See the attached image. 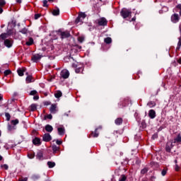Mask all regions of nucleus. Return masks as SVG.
Instances as JSON below:
<instances>
[{
	"mask_svg": "<svg viewBox=\"0 0 181 181\" xmlns=\"http://www.w3.org/2000/svg\"><path fill=\"white\" fill-rule=\"evenodd\" d=\"M8 37V34L3 33L0 35V42H2V40H4V46L6 47H12V45H13V40L11 39H6Z\"/></svg>",
	"mask_w": 181,
	"mask_h": 181,
	"instance_id": "nucleus-1",
	"label": "nucleus"
},
{
	"mask_svg": "<svg viewBox=\"0 0 181 181\" xmlns=\"http://www.w3.org/2000/svg\"><path fill=\"white\" fill-rule=\"evenodd\" d=\"M84 19H86V13H80L78 14V18L75 21V23L76 25L78 24V23H80V25H81V23H83V21H84Z\"/></svg>",
	"mask_w": 181,
	"mask_h": 181,
	"instance_id": "nucleus-2",
	"label": "nucleus"
},
{
	"mask_svg": "<svg viewBox=\"0 0 181 181\" xmlns=\"http://www.w3.org/2000/svg\"><path fill=\"white\" fill-rule=\"evenodd\" d=\"M132 13L127 8H123L121 11V15L124 19H126V18H129Z\"/></svg>",
	"mask_w": 181,
	"mask_h": 181,
	"instance_id": "nucleus-3",
	"label": "nucleus"
},
{
	"mask_svg": "<svg viewBox=\"0 0 181 181\" xmlns=\"http://www.w3.org/2000/svg\"><path fill=\"white\" fill-rule=\"evenodd\" d=\"M72 67L76 69V73H83V71L84 70V66H83V65L78 66L77 64H73Z\"/></svg>",
	"mask_w": 181,
	"mask_h": 181,
	"instance_id": "nucleus-4",
	"label": "nucleus"
},
{
	"mask_svg": "<svg viewBox=\"0 0 181 181\" xmlns=\"http://www.w3.org/2000/svg\"><path fill=\"white\" fill-rule=\"evenodd\" d=\"M59 111V108L57 107V104L54 103L52 104L51 106L49 107V112L51 114H56Z\"/></svg>",
	"mask_w": 181,
	"mask_h": 181,
	"instance_id": "nucleus-5",
	"label": "nucleus"
},
{
	"mask_svg": "<svg viewBox=\"0 0 181 181\" xmlns=\"http://www.w3.org/2000/svg\"><path fill=\"white\" fill-rule=\"evenodd\" d=\"M180 19V17H179V14L177 13H174L171 16V22L173 23H177Z\"/></svg>",
	"mask_w": 181,
	"mask_h": 181,
	"instance_id": "nucleus-6",
	"label": "nucleus"
},
{
	"mask_svg": "<svg viewBox=\"0 0 181 181\" xmlns=\"http://www.w3.org/2000/svg\"><path fill=\"white\" fill-rule=\"evenodd\" d=\"M70 76V72L67 69H63L61 71V77L62 78H69V76Z\"/></svg>",
	"mask_w": 181,
	"mask_h": 181,
	"instance_id": "nucleus-7",
	"label": "nucleus"
},
{
	"mask_svg": "<svg viewBox=\"0 0 181 181\" xmlns=\"http://www.w3.org/2000/svg\"><path fill=\"white\" fill-rule=\"evenodd\" d=\"M99 26H105L107 25V19L105 18H101L97 20Z\"/></svg>",
	"mask_w": 181,
	"mask_h": 181,
	"instance_id": "nucleus-8",
	"label": "nucleus"
},
{
	"mask_svg": "<svg viewBox=\"0 0 181 181\" xmlns=\"http://www.w3.org/2000/svg\"><path fill=\"white\" fill-rule=\"evenodd\" d=\"M42 56L39 54H36L33 55L31 60H33L34 62V63H37V62H39V60H40L42 59Z\"/></svg>",
	"mask_w": 181,
	"mask_h": 181,
	"instance_id": "nucleus-9",
	"label": "nucleus"
},
{
	"mask_svg": "<svg viewBox=\"0 0 181 181\" xmlns=\"http://www.w3.org/2000/svg\"><path fill=\"white\" fill-rule=\"evenodd\" d=\"M42 139L45 142H50L52 141V136L49 134H45L42 136Z\"/></svg>",
	"mask_w": 181,
	"mask_h": 181,
	"instance_id": "nucleus-10",
	"label": "nucleus"
},
{
	"mask_svg": "<svg viewBox=\"0 0 181 181\" xmlns=\"http://www.w3.org/2000/svg\"><path fill=\"white\" fill-rule=\"evenodd\" d=\"M62 39H66V37H70V33L69 31H64L61 33Z\"/></svg>",
	"mask_w": 181,
	"mask_h": 181,
	"instance_id": "nucleus-11",
	"label": "nucleus"
},
{
	"mask_svg": "<svg viewBox=\"0 0 181 181\" xmlns=\"http://www.w3.org/2000/svg\"><path fill=\"white\" fill-rule=\"evenodd\" d=\"M148 116L151 118V119H153V118L156 117V112L153 110H150L148 112Z\"/></svg>",
	"mask_w": 181,
	"mask_h": 181,
	"instance_id": "nucleus-12",
	"label": "nucleus"
},
{
	"mask_svg": "<svg viewBox=\"0 0 181 181\" xmlns=\"http://www.w3.org/2000/svg\"><path fill=\"white\" fill-rule=\"evenodd\" d=\"M37 109V105L35 103L30 105L28 108L29 111H36Z\"/></svg>",
	"mask_w": 181,
	"mask_h": 181,
	"instance_id": "nucleus-13",
	"label": "nucleus"
},
{
	"mask_svg": "<svg viewBox=\"0 0 181 181\" xmlns=\"http://www.w3.org/2000/svg\"><path fill=\"white\" fill-rule=\"evenodd\" d=\"M25 71H26V69L22 68V69H18L17 73H18V76L22 77L23 76V73Z\"/></svg>",
	"mask_w": 181,
	"mask_h": 181,
	"instance_id": "nucleus-14",
	"label": "nucleus"
},
{
	"mask_svg": "<svg viewBox=\"0 0 181 181\" xmlns=\"http://www.w3.org/2000/svg\"><path fill=\"white\" fill-rule=\"evenodd\" d=\"M62 95H63V93H62V91H60V90L55 91V93H54L55 98H60V97H62Z\"/></svg>",
	"mask_w": 181,
	"mask_h": 181,
	"instance_id": "nucleus-15",
	"label": "nucleus"
},
{
	"mask_svg": "<svg viewBox=\"0 0 181 181\" xmlns=\"http://www.w3.org/2000/svg\"><path fill=\"white\" fill-rule=\"evenodd\" d=\"M33 144L34 145H40V139L35 137L33 140Z\"/></svg>",
	"mask_w": 181,
	"mask_h": 181,
	"instance_id": "nucleus-16",
	"label": "nucleus"
},
{
	"mask_svg": "<svg viewBox=\"0 0 181 181\" xmlns=\"http://www.w3.org/2000/svg\"><path fill=\"white\" fill-rule=\"evenodd\" d=\"M45 131H47V132H52V131H53V127L49 124H47L45 126Z\"/></svg>",
	"mask_w": 181,
	"mask_h": 181,
	"instance_id": "nucleus-17",
	"label": "nucleus"
},
{
	"mask_svg": "<svg viewBox=\"0 0 181 181\" xmlns=\"http://www.w3.org/2000/svg\"><path fill=\"white\" fill-rule=\"evenodd\" d=\"M171 148H172V142H170V141L168 142L166 147H165L167 152H170Z\"/></svg>",
	"mask_w": 181,
	"mask_h": 181,
	"instance_id": "nucleus-18",
	"label": "nucleus"
},
{
	"mask_svg": "<svg viewBox=\"0 0 181 181\" xmlns=\"http://www.w3.org/2000/svg\"><path fill=\"white\" fill-rule=\"evenodd\" d=\"M59 13H60V10H59V8L54 9L52 11V15H54V16H57V15H59Z\"/></svg>",
	"mask_w": 181,
	"mask_h": 181,
	"instance_id": "nucleus-19",
	"label": "nucleus"
},
{
	"mask_svg": "<svg viewBox=\"0 0 181 181\" xmlns=\"http://www.w3.org/2000/svg\"><path fill=\"white\" fill-rule=\"evenodd\" d=\"M33 43V38H32V37H30L29 39H28V41H27L26 42H25V45H27V46H32V44Z\"/></svg>",
	"mask_w": 181,
	"mask_h": 181,
	"instance_id": "nucleus-20",
	"label": "nucleus"
},
{
	"mask_svg": "<svg viewBox=\"0 0 181 181\" xmlns=\"http://www.w3.org/2000/svg\"><path fill=\"white\" fill-rule=\"evenodd\" d=\"M33 78L32 77V76H27L25 81L28 84H29V83H32V81H33Z\"/></svg>",
	"mask_w": 181,
	"mask_h": 181,
	"instance_id": "nucleus-21",
	"label": "nucleus"
},
{
	"mask_svg": "<svg viewBox=\"0 0 181 181\" xmlns=\"http://www.w3.org/2000/svg\"><path fill=\"white\" fill-rule=\"evenodd\" d=\"M47 165L49 166V168H54V166H56V163L48 161Z\"/></svg>",
	"mask_w": 181,
	"mask_h": 181,
	"instance_id": "nucleus-22",
	"label": "nucleus"
},
{
	"mask_svg": "<svg viewBox=\"0 0 181 181\" xmlns=\"http://www.w3.org/2000/svg\"><path fill=\"white\" fill-rule=\"evenodd\" d=\"M58 132H59V135H64V128L59 127L58 128Z\"/></svg>",
	"mask_w": 181,
	"mask_h": 181,
	"instance_id": "nucleus-23",
	"label": "nucleus"
},
{
	"mask_svg": "<svg viewBox=\"0 0 181 181\" xmlns=\"http://www.w3.org/2000/svg\"><path fill=\"white\" fill-rule=\"evenodd\" d=\"M105 43H107V45H110V43H111L112 42V40L111 39V37H106L104 40Z\"/></svg>",
	"mask_w": 181,
	"mask_h": 181,
	"instance_id": "nucleus-24",
	"label": "nucleus"
},
{
	"mask_svg": "<svg viewBox=\"0 0 181 181\" xmlns=\"http://www.w3.org/2000/svg\"><path fill=\"white\" fill-rule=\"evenodd\" d=\"M122 124V118H117L115 120V124L116 125H121Z\"/></svg>",
	"mask_w": 181,
	"mask_h": 181,
	"instance_id": "nucleus-25",
	"label": "nucleus"
},
{
	"mask_svg": "<svg viewBox=\"0 0 181 181\" xmlns=\"http://www.w3.org/2000/svg\"><path fill=\"white\" fill-rule=\"evenodd\" d=\"M84 35H81L78 37V40L80 42V43H83V42H84Z\"/></svg>",
	"mask_w": 181,
	"mask_h": 181,
	"instance_id": "nucleus-26",
	"label": "nucleus"
},
{
	"mask_svg": "<svg viewBox=\"0 0 181 181\" xmlns=\"http://www.w3.org/2000/svg\"><path fill=\"white\" fill-rule=\"evenodd\" d=\"M12 125H18L19 124V119H16L14 120H11Z\"/></svg>",
	"mask_w": 181,
	"mask_h": 181,
	"instance_id": "nucleus-27",
	"label": "nucleus"
},
{
	"mask_svg": "<svg viewBox=\"0 0 181 181\" xmlns=\"http://www.w3.org/2000/svg\"><path fill=\"white\" fill-rule=\"evenodd\" d=\"M53 118V116H52L51 114L47 115L45 116L44 119H52Z\"/></svg>",
	"mask_w": 181,
	"mask_h": 181,
	"instance_id": "nucleus-28",
	"label": "nucleus"
},
{
	"mask_svg": "<svg viewBox=\"0 0 181 181\" xmlns=\"http://www.w3.org/2000/svg\"><path fill=\"white\" fill-rule=\"evenodd\" d=\"M37 158L40 160V159H42L43 158V154L42 153V152H39L37 154Z\"/></svg>",
	"mask_w": 181,
	"mask_h": 181,
	"instance_id": "nucleus-29",
	"label": "nucleus"
},
{
	"mask_svg": "<svg viewBox=\"0 0 181 181\" xmlns=\"http://www.w3.org/2000/svg\"><path fill=\"white\" fill-rule=\"evenodd\" d=\"M5 117L7 121H9L11 119V115L8 112L5 113Z\"/></svg>",
	"mask_w": 181,
	"mask_h": 181,
	"instance_id": "nucleus-30",
	"label": "nucleus"
},
{
	"mask_svg": "<svg viewBox=\"0 0 181 181\" xmlns=\"http://www.w3.org/2000/svg\"><path fill=\"white\" fill-rule=\"evenodd\" d=\"M98 129H96L95 131V133H92V136H93V138H97V136H98V133H97Z\"/></svg>",
	"mask_w": 181,
	"mask_h": 181,
	"instance_id": "nucleus-31",
	"label": "nucleus"
},
{
	"mask_svg": "<svg viewBox=\"0 0 181 181\" xmlns=\"http://www.w3.org/2000/svg\"><path fill=\"white\" fill-rule=\"evenodd\" d=\"M125 180H127V176H125L124 175H121L119 178V181H125Z\"/></svg>",
	"mask_w": 181,
	"mask_h": 181,
	"instance_id": "nucleus-32",
	"label": "nucleus"
},
{
	"mask_svg": "<svg viewBox=\"0 0 181 181\" xmlns=\"http://www.w3.org/2000/svg\"><path fill=\"white\" fill-rule=\"evenodd\" d=\"M175 142H181V136L180 135L175 139Z\"/></svg>",
	"mask_w": 181,
	"mask_h": 181,
	"instance_id": "nucleus-33",
	"label": "nucleus"
},
{
	"mask_svg": "<svg viewBox=\"0 0 181 181\" xmlns=\"http://www.w3.org/2000/svg\"><path fill=\"white\" fill-rule=\"evenodd\" d=\"M52 151L54 152H57V151H59V147H57V146H52Z\"/></svg>",
	"mask_w": 181,
	"mask_h": 181,
	"instance_id": "nucleus-34",
	"label": "nucleus"
},
{
	"mask_svg": "<svg viewBox=\"0 0 181 181\" xmlns=\"http://www.w3.org/2000/svg\"><path fill=\"white\" fill-rule=\"evenodd\" d=\"M5 4H6V3L5 2V1H4V0H0V6H1V8H3V6L5 5Z\"/></svg>",
	"mask_w": 181,
	"mask_h": 181,
	"instance_id": "nucleus-35",
	"label": "nucleus"
},
{
	"mask_svg": "<svg viewBox=\"0 0 181 181\" xmlns=\"http://www.w3.org/2000/svg\"><path fill=\"white\" fill-rule=\"evenodd\" d=\"M11 73V70H6L4 71V76H9V74Z\"/></svg>",
	"mask_w": 181,
	"mask_h": 181,
	"instance_id": "nucleus-36",
	"label": "nucleus"
},
{
	"mask_svg": "<svg viewBox=\"0 0 181 181\" xmlns=\"http://www.w3.org/2000/svg\"><path fill=\"white\" fill-rule=\"evenodd\" d=\"M148 105L150 108H152V107H155V103H152V102H149L148 103Z\"/></svg>",
	"mask_w": 181,
	"mask_h": 181,
	"instance_id": "nucleus-37",
	"label": "nucleus"
},
{
	"mask_svg": "<svg viewBox=\"0 0 181 181\" xmlns=\"http://www.w3.org/2000/svg\"><path fill=\"white\" fill-rule=\"evenodd\" d=\"M166 172H167V170L166 169H163L161 172V175L162 176H165L166 175Z\"/></svg>",
	"mask_w": 181,
	"mask_h": 181,
	"instance_id": "nucleus-38",
	"label": "nucleus"
},
{
	"mask_svg": "<svg viewBox=\"0 0 181 181\" xmlns=\"http://www.w3.org/2000/svg\"><path fill=\"white\" fill-rule=\"evenodd\" d=\"M1 168H3V169H5V170H8V165L4 164L3 165H1Z\"/></svg>",
	"mask_w": 181,
	"mask_h": 181,
	"instance_id": "nucleus-39",
	"label": "nucleus"
},
{
	"mask_svg": "<svg viewBox=\"0 0 181 181\" xmlns=\"http://www.w3.org/2000/svg\"><path fill=\"white\" fill-rule=\"evenodd\" d=\"M177 9H180V15L181 16V4H178L177 6H176Z\"/></svg>",
	"mask_w": 181,
	"mask_h": 181,
	"instance_id": "nucleus-40",
	"label": "nucleus"
},
{
	"mask_svg": "<svg viewBox=\"0 0 181 181\" xmlns=\"http://www.w3.org/2000/svg\"><path fill=\"white\" fill-rule=\"evenodd\" d=\"M37 92L36 91V90H32L31 92H30V95H36V93H37Z\"/></svg>",
	"mask_w": 181,
	"mask_h": 181,
	"instance_id": "nucleus-41",
	"label": "nucleus"
},
{
	"mask_svg": "<svg viewBox=\"0 0 181 181\" xmlns=\"http://www.w3.org/2000/svg\"><path fill=\"white\" fill-rule=\"evenodd\" d=\"M43 6L47 7V0L43 1Z\"/></svg>",
	"mask_w": 181,
	"mask_h": 181,
	"instance_id": "nucleus-42",
	"label": "nucleus"
},
{
	"mask_svg": "<svg viewBox=\"0 0 181 181\" xmlns=\"http://www.w3.org/2000/svg\"><path fill=\"white\" fill-rule=\"evenodd\" d=\"M147 172H148V169H146V168H144L143 170H141V173H143V175L144 173H146Z\"/></svg>",
	"mask_w": 181,
	"mask_h": 181,
	"instance_id": "nucleus-43",
	"label": "nucleus"
},
{
	"mask_svg": "<svg viewBox=\"0 0 181 181\" xmlns=\"http://www.w3.org/2000/svg\"><path fill=\"white\" fill-rule=\"evenodd\" d=\"M21 33H23L24 35H25V33H28V30H26V29H23V30H21Z\"/></svg>",
	"mask_w": 181,
	"mask_h": 181,
	"instance_id": "nucleus-44",
	"label": "nucleus"
},
{
	"mask_svg": "<svg viewBox=\"0 0 181 181\" xmlns=\"http://www.w3.org/2000/svg\"><path fill=\"white\" fill-rule=\"evenodd\" d=\"M40 18V14H35V19H39Z\"/></svg>",
	"mask_w": 181,
	"mask_h": 181,
	"instance_id": "nucleus-45",
	"label": "nucleus"
},
{
	"mask_svg": "<svg viewBox=\"0 0 181 181\" xmlns=\"http://www.w3.org/2000/svg\"><path fill=\"white\" fill-rule=\"evenodd\" d=\"M28 158H29L30 159H33V158H35V155H33V154L28 155Z\"/></svg>",
	"mask_w": 181,
	"mask_h": 181,
	"instance_id": "nucleus-46",
	"label": "nucleus"
},
{
	"mask_svg": "<svg viewBox=\"0 0 181 181\" xmlns=\"http://www.w3.org/2000/svg\"><path fill=\"white\" fill-rule=\"evenodd\" d=\"M177 46L178 47H177V49H180V46H181V41L180 40L178 42Z\"/></svg>",
	"mask_w": 181,
	"mask_h": 181,
	"instance_id": "nucleus-47",
	"label": "nucleus"
},
{
	"mask_svg": "<svg viewBox=\"0 0 181 181\" xmlns=\"http://www.w3.org/2000/svg\"><path fill=\"white\" fill-rule=\"evenodd\" d=\"M57 145H62V141L57 140Z\"/></svg>",
	"mask_w": 181,
	"mask_h": 181,
	"instance_id": "nucleus-48",
	"label": "nucleus"
},
{
	"mask_svg": "<svg viewBox=\"0 0 181 181\" xmlns=\"http://www.w3.org/2000/svg\"><path fill=\"white\" fill-rule=\"evenodd\" d=\"M39 98V95H35L33 97V100H37Z\"/></svg>",
	"mask_w": 181,
	"mask_h": 181,
	"instance_id": "nucleus-49",
	"label": "nucleus"
},
{
	"mask_svg": "<svg viewBox=\"0 0 181 181\" xmlns=\"http://www.w3.org/2000/svg\"><path fill=\"white\" fill-rule=\"evenodd\" d=\"M50 102H45V105H50Z\"/></svg>",
	"mask_w": 181,
	"mask_h": 181,
	"instance_id": "nucleus-50",
	"label": "nucleus"
},
{
	"mask_svg": "<svg viewBox=\"0 0 181 181\" xmlns=\"http://www.w3.org/2000/svg\"><path fill=\"white\" fill-rule=\"evenodd\" d=\"M20 181H28V178H23V179H21Z\"/></svg>",
	"mask_w": 181,
	"mask_h": 181,
	"instance_id": "nucleus-51",
	"label": "nucleus"
},
{
	"mask_svg": "<svg viewBox=\"0 0 181 181\" xmlns=\"http://www.w3.org/2000/svg\"><path fill=\"white\" fill-rule=\"evenodd\" d=\"M4 12V9H2V7L0 6V13H2Z\"/></svg>",
	"mask_w": 181,
	"mask_h": 181,
	"instance_id": "nucleus-52",
	"label": "nucleus"
},
{
	"mask_svg": "<svg viewBox=\"0 0 181 181\" xmlns=\"http://www.w3.org/2000/svg\"><path fill=\"white\" fill-rule=\"evenodd\" d=\"M3 98H4V96H2V95L0 94V101H2Z\"/></svg>",
	"mask_w": 181,
	"mask_h": 181,
	"instance_id": "nucleus-53",
	"label": "nucleus"
},
{
	"mask_svg": "<svg viewBox=\"0 0 181 181\" xmlns=\"http://www.w3.org/2000/svg\"><path fill=\"white\" fill-rule=\"evenodd\" d=\"M13 127H11V126H8V131H12Z\"/></svg>",
	"mask_w": 181,
	"mask_h": 181,
	"instance_id": "nucleus-54",
	"label": "nucleus"
},
{
	"mask_svg": "<svg viewBox=\"0 0 181 181\" xmlns=\"http://www.w3.org/2000/svg\"><path fill=\"white\" fill-rule=\"evenodd\" d=\"M175 170L177 172L179 170V166L176 165L175 166Z\"/></svg>",
	"mask_w": 181,
	"mask_h": 181,
	"instance_id": "nucleus-55",
	"label": "nucleus"
},
{
	"mask_svg": "<svg viewBox=\"0 0 181 181\" xmlns=\"http://www.w3.org/2000/svg\"><path fill=\"white\" fill-rule=\"evenodd\" d=\"M16 2H17L18 4H21V3L22 2V0H16Z\"/></svg>",
	"mask_w": 181,
	"mask_h": 181,
	"instance_id": "nucleus-56",
	"label": "nucleus"
},
{
	"mask_svg": "<svg viewBox=\"0 0 181 181\" xmlns=\"http://www.w3.org/2000/svg\"><path fill=\"white\" fill-rule=\"evenodd\" d=\"M177 62L179 63V64H181V58L178 59Z\"/></svg>",
	"mask_w": 181,
	"mask_h": 181,
	"instance_id": "nucleus-57",
	"label": "nucleus"
},
{
	"mask_svg": "<svg viewBox=\"0 0 181 181\" xmlns=\"http://www.w3.org/2000/svg\"><path fill=\"white\" fill-rule=\"evenodd\" d=\"M0 160H2V156H0Z\"/></svg>",
	"mask_w": 181,
	"mask_h": 181,
	"instance_id": "nucleus-58",
	"label": "nucleus"
},
{
	"mask_svg": "<svg viewBox=\"0 0 181 181\" xmlns=\"http://www.w3.org/2000/svg\"><path fill=\"white\" fill-rule=\"evenodd\" d=\"M132 21H135V18H133L132 19Z\"/></svg>",
	"mask_w": 181,
	"mask_h": 181,
	"instance_id": "nucleus-59",
	"label": "nucleus"
},
{
	"mask_svg": "<svg viewBox=\"0 0 181 181\" xmlns=\"http://www.w3.org/2000/svg\"><path fill=\"white\" fill-rule=\"evenodd\" d=\"M49 2H51L52 1H53V0H48Z\"/></svg>",
	"mask_w": 181,
	"mask_h": 181,
	"instance_id": "nucleus-60",
	"label": "nucleus"
}]
</instances>
